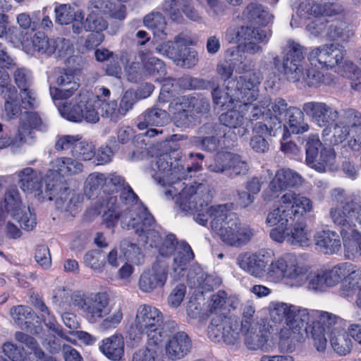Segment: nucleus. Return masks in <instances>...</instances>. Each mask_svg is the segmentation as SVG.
<instances>
[{
	"instance_id": "1",
	"label": "nucleus",
	"mask_w": 361,
	"mask_h": 361,
	"mask_svg": "<svg viewBox=\"0 0 361 361\" xmlns=\"http://www.w3.org/2000/svg\"><path fill=\"white\" fill-rule=\"evenodd\" d=\"M172 154H163L157 158L152 169L154 180L167 187L166 196L173 199L185 214H194L195 221L206 226L209 220L212 231L227 246L241 247L253 238L255 231L242 224L238 215L232 212L233 204L226 203L208 207L210 191L206 183L183 182L185 178V168Z\"/></svg>"
},
{
	"instance_id": "2",
	"label": "nucleus",
	"mask_w": 361,
	"mask_h": 361,
	"mask_svg": "<svg viewBox=\"0 0 361 361\" xmlns=\"http://www.w3.org/2000/svg\"><path fill=\"white\" fill-rule=\"evenodd\" d=\"M121 203L118 204L116 196H109L99 201L97 214H102V223L112 230L121 221V225L127 230H133L140 233L143 222L147 225L153 223V216L140 201L138 196L130 186H126L120 193Z\"/></svg>"
},
{
	"instance_id": "3",
	"label": "nucleus",
	"mask_w": 361,
	"mask_h": 361,
	"mask_svg": "<svg viewBox=\"0 0 361 361\" xmlns=\"http://www.w3.org/2000/svg\"><path fill=\"white\" fill-rule=\"evenodd\" d=\"M95 95L88 92H82L75 98L72 106L63 104L59 106V111L64 118L74 122L85 119L89 123H97L99 115L109 118L114 122H118L123 115L121 114L120 106L118 108L116 100L107 101L111 95L110 90L105 87L95 89Z\"/></svg>"
},
{
	"instance_id": "4",
	"label": "nucleus",
	"mask_w": 361,
	"mask_h": 361,
	"mask_svg": "<svg viewBox=\"0 0 361 361\" xmlns=\"http://www.w3.org/2000/svg\"><path fill=\"white\" fill-rule=\"evenodd\" d=\"M152 225L143 222L137 233L139 242L146 248H155L159 259L168 257L173 253L172 271L175 280L183 276L191 260L194 258L190 246L185 242L178 243L174 235L169 234L163 237L159 232L160 227L157 225L154 219Z\"/></svg>"
},
{
	"instance_id": "5",
	"label": "nucleus",
	"mask_w": 361,
	"mask_h": 361,
	"mask_svg": "<svg viewBox=\"0 0 361 361\" xmlns=\"http://www.w3.org/2000/svg\"><path fill=\"white\" fill-rule=\"evenodd\" d=\"M270 321L281 326L278 332L279 347L286 351L292 350L294 342H300L307 336V309L291 303L271 301L268 305Z\"/></svg>"
},
{
	"instance_id": "6",
	"label": "nucleus",
	"mask_w": 361,
	"mask_h": 361,
	"mask_svg": "<svg viewBox=\"0 0 361 361\" xmlns=\"http://www.w3.org/2000/svg\"><path fill=\"white\" fill-rule=\"evenodd\" d=\"M293 211L281 200L280 205L269 212L265 223L269 227H274L270 231V238L277 242H287L290 245L304 246L307 244L310 234L303 222L294 223Z\"/></svg>"
},
{
	"instance_id": "7",
	"label": "nucleus",
	"mask_w": 361,
	"mask_h": 361,
	"mask_svg": "<svg viewBox=\"0 0 361 361\" xmlns=\"http://www.w3.org/2000/svg\"><path fill=\"white\" fill-rule=\"evenodd\" d=\"M305 47L298 42L287 40L282 47L283 73L293 82L317 87L322 82L324 75L315 68L305 64Z\"/></svg>"
},
{
	"instance_id": "8",
	"label": "nucleus",
	"mask_w": 361,
	"mask_h": 361,
	"mask_svg": "<svg viewBox=\"0 0 361 361\" xmlns=\"http://www.w3.org/2000/svg\"><path fill=\"white\" fill-rule=\"evenodd\" d=\"M253 79L250 75H241L238 80H231L228 82L226 90L219 87L212 91L213 102L216 105L225 109L233 106L235 103H240L241 99H251L257 95L258 86L262 79L260 71L252 72Z\"/></svg>"
},
{
	"instance_id": "9",
	"label": "nucleus",
	"mask_w": 361,
	"mask_h": 361,
	"mask_svg": "<svg viewBox=\"0 0 361 361\" xmlns=\"http://www.w3.org/2000/svg\"><path fill=\"white\" fill-rule=\"evenodd\" d=\"M131 329L139 333L134 337L130 333V338L135 343L140 341L142 334H145L147 339L152 344L164 341L166 337V333L164 329V314L159 309L152 305L142 304L137 307Z\"/></svg>"
},
{
	"instance_id": "10",
	"label": "nucleus",
	"mask_w": 361,
	"mask_h": 361,
	"mask_svg": "<svg viewBox=\"0 0 361 361\" xmlns=\"http://www.w3.org/2000/svg\"><path fill=\"white\" fill-rule=\"evenodd\" d=\"M308 322H311L310 335L314 341V345L317 350L323 351L326 348L327 340L334 349H338V329L336 326L337 316L331 312L318 310H309Z\"/></svg>"
},
{
	"instance_id": "11",
	"label": "nucleus",
	"mask_w": 361,
	"mask_h": 361,
	"mask_svg": "<svg viewBox=\"0 0 361 361\" xmlns=\"http://www.w3.org/2000/svg\"><path fill=\"white\" fill-rule=\"evenodd\" d=\"M304 113L317 126L324 128L322 137L325 145L334 146L338 144L336 136L338 113L332 105L322 102H308L302 105Z\"/></svg>"
},
{
	"instance_id": "12",
	"label": "nucleus",
	"mask_w": 361,
	"mask_h": 361,
	"mask_svg": "<svg viewBox=\"0 0 361 361\" xmlns=\"http://www.w3.org/2000/svg\"><path fill=\"white\" fill-rule=\"evenodd\" d=\"M195 42L186 33H180L174 37V40L158 44L155 49L159 54L171 59L180 67L191 68L198 62L197 51L190 47Z\"/></svg>"
},
{
	"instance_id": "13",
	"label": "nucleus",
	"mask_w": 361,
	"mask_h": 361,
	"mask_svg": "<svg viewBox=\"0 0 361 361\" xmlns=\"http://www.w3.org/2000/svg\"><path fill=\"white\" fill-rule=\"evenodd\" d=\"M126 186L130 185L126 183L124 178L117 173H103L94 171L86 177L83 192L88 199H92L97 197L101 192L107 195L121 192Z\"/></svg>"
},
{
	"instance_id": "14",
	"label": "nucleus",
	"mask_w": 361,
	"mask_h": 361,
	"mask_svg": "<svg viewBox=\"0 0 361 361\" xmlns=\"http://www.w3.org/2000/svg\"><path fill=\"white\" fill-rule=\"evenodd\" d=\"M72 302L90 323L95 324L107 314L109 299L104 292L84 293L77 291L72 297Z\"/></svg>"
},
{
	"instance_id": "15",
	"label": "nucleus",
	"mask_w": 361,
	"mask_h": 361,
	"mask_svg": "<svg viewBox=\"0 0 361 361\" xmlns=\"http://www.w3.org/2000/svg\"><path fill=\"white\" fill-rule=\"evenodd\" d=\"M41 118L37 113L25 111L21 114L18 133L14 138L5 135L0 136V149L10 147L13 153L20 152L25 144H31L34 140L33 129L37 128Z\"/></svg>"
},
{
	"instance_id": "16",
	"label": "nucleus",
	"mask_w": 361,
	"mask_h": 361,
	"mask_svg": "<svg viewBox=\"0 0 361 361\" xmlns=\"http://www.w3.org/2000/svg\"><path fill=\"white\" fill-rule=\"evenodd\" d=\"M18 178V185L22 191L28 197H33L39 202L46 200H53L51 190L56 182L50 181L44 187L42 177L40 173L31 168L25 167L16 172Z\"/></svg>"
},
{
	"instance_id": "17",
	"label": "nucleus",
	"mask_w": 361,
	"mask_h": 361,
	"mask_svg": "<svg viewBox=\"0 0 361 361\" xmlns=\"http://www.w3.org/2000/svg\"><path fill=\"white\" fill-rule=\"evenodd\" d=\"M0 66L6 68H12L16 66L14 59L6 52L0 43ZM0 94L5 99L4 108L9 116H13L20 111L16 102V89L10 83L8 73L0 68Z\"/></svg>"
},
{
	"instance_id": "18",
	"label": "nucleus",
	"mask_w": 361,
	"mask_h": 361,
	"mask_svg": "<svg viewBox=\"0 0 361 361\" xmlns=\"http://www.w3.org/2000/svg\"><path fill=\"white\" fill-rule=\"evenodd\" d=\"M226 130L221 125L204 124L199 130V133L202 136L192 137L190 140V145L207 152L226 147L228 145L226 138Z\"/></svg>"
},
{
	"instance_id": "19",
	"label": "nucleus",
	"mask_w": 361,
	"mask_h": 361,
	"mask_svg": "<svg viewBox=\"0 0 361 361\" xmlns=\"http://www.w3.org/2000/svg\"><path fill=\"white\" fill-rule=\"evenodd\" d=\"M169 277V262L157 258L152 267L145 269L140 276L139 289L145 293H152L162 289Z\"/></svg>"
},
{
	"instance_id": "20",
	"label": "nucleus",
	"mask_w": 361,
	"mask_h": 361,
	"mask_svg": "<svg viewBox=\"0 0 361 361\" xmlns=\"http://www.w3.org/2000/svg\"><path fill=\"white\" fill-rule=\"evenodd\" d=\"M51 195L55 200L58 209L66 213V216H74L78 212L81 196L79 193L71 190L66 181H56L51 189Z\"/></svg>"
},
{
	"instance_id": "21",
	"label": "nucleus",
	"mask_w": 361,
	"mask_h": 361,
	"mask_svg": "<svg viewBox=\"0 0 361 361\" xmlns=\"http://www.w3.org/2000/svg\"><path fill=\"white\" fill-rule=\"evenodd\" d=\"M322 143L318 137H310L306 145V164L319 172H323L326 167H331L336 160V152L331 147H325L320 152Z\"/></svg>"
},
{
	"instance_id": "22",
	"label": "nucleus",
	"mask_w": 361,
	"mask_h": 361,
	"mask_svg": "<svg viewBox=\"0 0 361 361\" xmlns=\"http://www.w3.org/2000/svg\"><path fill=\"white\" fill-rule=\"evenodd\" d=\"M269 262V253L264 250L242 252L236 259L237 264L243 271L260 279L265 278L267 267Z\"/></svg>"
},
{
	"instance_id": "23",
	"label": "nucleus",
	"mask_w": 361,
	"mask_h": 361,
	"mask_svg": "<svg viewBox=\"0 0 361 361\" xmlns=\"http://www.w3.org/2000/svg\"><path fill=\"white\" fill-rule=\"evenodd\" d=\"M340 129L344 138H348V145L353 150L361 148V114L350 109L341 116Z\"/></svg>"
},
{
	"instance_id": "24",
	"label": "nucleus",
	"mask_w": 361,
	"mask_h": 361,
	"mask_svg": "<svg viewBox=\"0 0 361 361\" xmlns=\"http://www.w3.org/2000/svg\"><path fill=\"white\" fill-rule=\"evenodd\" d=\"M308 61L318 68L336 69L338 63V44H324L314 47L308 54ZM336 72V70H334Z\"/></svg>"
},
{
	"instance_id": "25",
	"label": "nucleus",
	"mask_w": 361,
	"mask_h": 361,
	"mask_svg": "<svg viewBox=\"0 0 361 361\" xmlns=\"http://www.w3.org/2000/svg\"><path fill=\"white\" fill-rule=\"evenodd\" d=\"M302 178L296 172L289 169H279L268 186V191L273 195H268L264 194V199L271 201L278 196V193L288 189L301 184Z\"/></svg>"
},
{
	"instance_id": "26",
	"label": "nucleus",
	"mask_w": 361,
	"mask_h": 361,
	"mask_svg": "<svg viewBox=\"0 0 361 361\" xmlns=\"http://www.w3.org/2000/svg\"><path fill=\"white\" fill-rule=\"evenodd\" d=\"M208 336L214 342L223 340L228 344H233L240 338V333L232 328L229 318L216 316L208 326Z\"/></svg>"
},
{
	"instance_id": "27",
	"label": "nucleus",
	"mask_w": 361,
	"mask_h": 361,
	"mask_svg": "<svg viewBox=\"0 0 361 361\" xmlns=\"http://www.w3.org/2000/svg\"><path fill=\"white\" fill-rule=\"evenodd\" d=\"M226 60L219 63L216 67V71L221 78L224 80H228L231 78L235 70L236 73L243 74V75H250L253 79L252 72L258 71L257 69H251L250 64L244 63L242 61V56L238 59V51L235 49H228L226 51Z\"/></svg>"
},
{
	"instance_id": "28",
	"label": "nucleus",
	"mask_w": 361,
	"mask_h": 361,
	"mask_svg": "<svg viewBox=\"0 0 361 361\" xmlns=\"http://www.w3.org/2000/svg\"><path fill=\"white\" fill-rule=\"evenodd\" d=\"M284 281L290 286L300 287L305 283L307 268L301 264L297 256L286 254L281 257Z\"/></svg>"
},
{
	"instance_id": "29",
	"label": "nucleus",
	"mask_w": 361,
	"mask_h": 361,
	"mask_svg": "<svg viewBox=\"0 0 361 361\" xmlns=\"http://www.w3.org/2000/svg\"><path fill=\"white\" fill-rule=\"evenodd\" d=\"M307 288L314 292H324L338 283V267L306 274Z\"/></svg>"
},
{
	"instance_id": "30",
	"label": "nucleus",
	"mask_w": 361,
	"mask_h": 361,
	"mask_svg": "<svg viewBox=\"0 0 361 361\" xmlns=\"http://www.w3.org/2000/svg\"><path fill=\"white\" fill-rule=\"evenodd\" d=\"M27 32L26 35L19 38L23 50L30 55H47L53 54V48L54 38H48L44 33L41 32H35L31 37H28Z\"/></svg>"
},
{
	"instance_id": "31",
	"label": "nucleus",
	"mask_w": 361,
	"mask_h": 361,
	"mask_svg": "<svg viewBox=\"0 0 361 361\" xmlns=\"http://www.w3.org/2000/svg\"><path fill=\"white\" fill-rule=\"evenodd\" d=\"M49 172L59 176L60 180H53L54 182L65 181L64 178L71 177L81 173L84 165L74 158L59 157L52 159L49 163Z\"/></svg>"
},
{
	"instance_id": "32",
	"label": "nucleus",
	"mask_w": 361,
	"mask_h": 361,
	"mask_svg": "<svg viewBox=\"0 0 361 361\" xmlns=\"http://www.w3.org/2000/svg\"><path fill=\"white\" fill-rule=\"evenodd\" d=\"M334 12V8L329 11L326 8H322L319 4L314 1H305L298 6L295 14L292 17L290 25L292 27H300L305 25L309 20L320 16H331Z\"/></svg>"
},
{
	"instance_id": "33",
	"label": "nucleus",
	"mask_w": 361,
	"mask_h": 361,
	"mask_svg": "<svg viewBox=\"0 0 361 361\" xmlns=\"http://www.w3.org/2000/svg\"><path fill=\"white\" fill-rule=\"evenodd\" d=\"M56 83L59 87H50V94L54 101H63L70 98L73 92L76 91L79 87V84L72 73H61L57 78ZM73 103L74 102L68 104L66 102H59L56 105L58 108L64 104L72 106Z\"/></svg>"
},
{
	"instance_id": "34",
	"label": "nucleus",
	"mask_w": 361,
	"mask_h": 361,
	"mask_svg": "<svg viewBox=\"0 0 361 361\" xmlns=\"http://www.w3.org/2000/svg\"><path fill=\"white\" fill-rule=\"evenodd\" d=\"M163 10L173 21L182 19L183 12L191 20L197 21L202 18L200 13L191 4V0H165Z\"/></svg>"
},
{
	"instance_id": "35",
	"label": "nucleus",
	"mask_w": 361,
	"mask_h": 361,
	"mask_svg": "<svg viewBox=\"0 0 361 361\" xmlns=\"http://www.w3.org/2000/svg\"><path fill=\"white\" fill-rule=\"evenodd\" d=\"M192 349V341L184 331L172 335L165 345V352L171 360H178L186 356Z\"/></svg>"
},
{
	"instance_id": "36",
	"label": "nucleus",
	"mask_w": 361,
	"mask_h": 361,
	"mask_svg": "<svg viewBox=\"0 0 361 361\" xmlns=\"http://www.w3.org/2000/svg\"><path fill=\"white\" fill-rule=\"evenodd\" d=\"M169 111L173 115L175 125L179 128H188L195 121V114L190 109L186 97H180L170 103Z\"/></svg>"
},
{
	"instance_id": "37",
	"label": "nucleus",
	"mask_w": 361,
	"mask_h": 361,
	"mask_svg": "<svg viewBox=\"0 0 361 361\" xmlns=\"http://www.w3.org/2000/svg\"><path fill=\"white\" fill-rule=\"evenodd\" d=\"M262 106L267 108L266 118L270 120L271 129L273 130L281 128L282 115L287 114L288 104L285 99L278 97L273 102L269 97H264L261 100Z\"/></svg>"
},
{
	"instance_id": "38",
	"label": "nucleus",
	"mask_w": 361,
	"mask_h": 361,
	"mask_svg": "<svg viewBox=\"0 0 361 361\" xmlns=\"http://www.w3.org/2000/svg\"><path fill=\"white\" fill-rule=\"evenodd\" d=\"M240 103H235L233 106H231L229 110L219 116L220 123L226 129V127L230 128L241 129V135H243L247 133L249 127L248 117H247L244 111L239 108Z\"/></svg>"
},
{
	"instance_id": "39",
	"label": "nucleus",
	"mask_w": 361,
	"mask_h": 361,
	"mask_svg": "<svg viewBox=\"0 0 361 361\" xmlns=\"http://www.w3.org/2000/svg\"><path fill=\"white\" fill-rule=\"evenodd\" d=\"M188 281L191 287L201 288L202 293L209 291L221 283L219 278L208 275L199 266H195L190 269L188 274Z\"/></svg>"
},
{
	"instance_id": "40",
	"label": "nucleus",
	"mask_w": 361,
	"mask_h": 361,
	"mask_svg": "<svg viewBox=\"0 0 361 361\" xmlns=\"http://www.w3.org/2000/svg\"><path fill=\"white\" fill-rule=\"evenodd\" d=\"M252 28L254 37L247 40L242 39L238 46V49L233 48L232 49H235L238 52L241 51L243 53L252 55L262 52V47L258 44L262 42L267 43L271 36V31L269 29Z\"/></svg>"
},
{
	"instance_id": "41",
	"label": "nucleus",
	"mask_w": 361,
	"mask_h": 361,
	"mask_svg": "<svg viewBox=\"0 0 361 361\" xmlns=\"http://www.w3.org/2000/svg\"><path fill=\"white\" fill-rule=\"evenodd\" d=\"M169 121V114L164 110L155 105L153 108L147 109L139 117L137 124L140 130H145L149 126H161Z\"/></svg>"
},
{
	"instance_id": "42",
	"label": "nucleus",
	"mask_w": 361,
	"mask_h": 361,
	"mask_svg": "<svg viewBox=\"0 0 361 361\" xmlns=\"http://www.w3.org/2000/svg\"><path fill=\"white\" fill-rule=\"evenodd\" d=\"M281 201L293 211V216L297 214L302 216L313 209V203L310 198L293 192L283 195Z\"/></svg>"
},
{
	"instance_id": "43",
	"label": "nucleus",
	"mask_w": 361,
	"mask_h": 361,
	"mask_svg": "<svg viewBox=\"0 0 361 361\" xmlns=\"http://www.w3.org/2000/svg\"><path fill=\"white\" fill-rule=\"evenodd\" d=\"M100 351L112 361L120 360L124 354V341L121 335L114 334L102 340Z\"/></svg>"
},
{
	"instance_id": "44",
	"label": "nucleus",
	"mask_w": 361,
	"mask_h": 361,
	"mask_svg": "<svg viewBox=\"0 0 361 361\" xmlns=\"http://www.w3.org/2000/svg\"><path fill=\"white\" fill-rule=\"evenodd\" d=\"M243 20L254 25L266 26L273 20V16L261 4L252 3L247 6L242 13Z\"/></svg>"
},
{
	"instance_id": "45",
	"label": "nucleus",
	"mask_w": 361,
	"mask_h": 361,
	"mask_svg": "<svg viewBox=\"0 0 361 361\" xmlns=\"http://www.w3.org/2000/svg\"><path fill=\"white\" fill-rule=\"evenodd\" d=\"M138 57L147 76H154L156 80H159L165 75L166 67L164 62L150 52L140 51Z\"/></svg>"
},
{
	"instance_id": "46",
	"label": "nucleus",
	"mask_w": 361,
	"mask_h": 361,
	"mask_svg": "<svg viewBox=\"0 0 361 361\" xmlns=\"http://www.w3.org/2000/svg\"><path fill=\"white\" fill-rule=\"evenodd\" d=\"M314 238L316 245L325 254H333L338 250V235L336 232L329 229L319 230Z\"/></svg>"
},
{
	"instance_id": "47",
	"label": "nucleus",
	"mask_w": 361,
	"mask_h": 361,
	"mask_svg": "<svg viewBox=\"0 0 361 361\" xmlns=\"http://www.w3.org/2000/svg\"><path fill=\"white\" fill-rule=\"evenodd\" d=\"M4 207L5 209L0 207V226L2 225L8 214L12 215L22 207L20 194L16 186L11 187L7 190L4 197Z\"/></svg>"
},
{
	"instance_id": "48",
	"label": "nucleus",
	"mask_w": 361,
	"mask_h": 361,
	"mask_svg": "<svg viewBox=\"0 0 361 361\" xmlns=\"http://www.w3.org/2000/svg\"><path fill=\"white\" fill-rule=\"evenodd\" d=\"M303 109L290 106L287 111V126L286 128L292 133L300 134L309 130L308 124L305 121Z\"/></svg>"
},
{
	"instance_id": "49",
	"label": "nucleus",
	"mask_w": 361,
	"mask_h": 361,
	"mask_svg": "<svg viewBox=\"0 0 361 361\" xmlns=\"http://www.w3.org/2000/svg\"><path fill=\"white\" fill-rule=\"evenodd\" d=\"M145 27L152 30L154 37L160 40L166 39V23L164 17L159 12H152L146 15L143 19Z\"/></svg>"
},
{
	"instance_id": "50",
	"label": "nucleus",
	"mask_w": 361,
	"mask_h": 361,
	"mask_svg": "<svg viewBox=\"0 0 361 361\" xmlns=\"http://www.w3.org/2000/svg\"><path fill=\"white\" fill-rule=\"evenodd\" d=\"M341 234L343 237L345 257L350 259L357 252L361 255V235L353 228H349L348 231L342 229Z\"/></svg>"
},
{
	"instance_id": "51",
	"label": "nucleus",
	"mask_w": 361,
	"mask_h": 361,
	"mask_svg": "<svg viewBox=\"0 0 361 361\" xmlns=\"http://www.w3.org/2000/svg\"><path fill=\"white\" fill-rule=\"evenodd\" d=\"M162 343L163 341L152 344L147 339L146 348L136 351L133 356V361H159L163 357Z\"/></svg>"
},
{
	"instance_id": "52",
	"label": "nucleus",
	"mask_w": 361,
	"mask_h": 361,
	"mask_svg": "<svg viewBox=\"0 0 361 361\" xmlns=\"http://www.w3.org/2000/svg\"><path fill=\"white\" fill-rule=\"evenodd\" d=\"M340 74L350 80V86L355 91H361V70L350 61L344 60L341 62Z\"/></svg>"
},
{
	"instance_id": "53",
	"label": "nucleus",
	"mask_w": 361,
	"mask_h": 361,
	"mask_svg": "<svg viewBox=\"0 0 361 361\" xmlns=\"http://www.w3.org/2000/svg\"><path fill=\"white\" fill-rule=\"evenodd\" d=\"M258 95L259 91L255 98L246 101L245 99H241L239 104L240 109H242L245 115L248 117L249 125L252 121L258 120L260 117H263L264 119L266 118L267 108L264 109L262 106L261 100L259 102V104L252 103L257 98Z\"/></svg>"
},
{
	"instance_id": "54",
	"label": "nucleus",
	"mask_w": 361,
	"mask_h": 361,
	"mask_svg": "<svg viewBox=\"0 0 361 361\" xmlns=\"http://www.w3.org/2000/svg\"><path fill=\"white\" fill-rule=\"evenodd\" d=\"M15 338L33 350L35 355L42 361H57L56 357L45 355L44 351L38 346L36 340L33 337L25 333L18 331L15 334Z\"/></svg>"
},
{
	"instance_id": "55",
	"label": "nucleus",
	"mask_w": 361,
	"mask_h": 361,
	"mask_svg": "<svg viewBox=\"0 0 361 361\" xmlns=\"http://www.w3.org/2000/svg\"><path fill=\"white\" fill-rule=\"evenodd\" d=\"M239 333L245 336V343L247 348L251 350L262 349L267 341V335L261 331L257 333L252 325L248 331H241L240 330Z\"/></svg>"
},
{
	"instance_id": "56",
	"label": "nucleus",
	"mask_w": 361,
	"mask_h": 361,
	"mask_svg": "<svg viewBox=\"0 0 361 361\" xmlns=\"http://www.w3.org/2000/svg\"><path fill=\"white\" fill-rule=\"evenodd\" d=\"M108 313L109 315L106 316V314L99 321L100 322L99 329L102 331H109L116 329L121 324L123 318V312L121 306L116 308L111 312L107 310Z\"/></svg>"
},
{
	"instance_id": "57",
	"label": "nucleus",
	"mask_w": 361,
	"mask_h": 361,
	"mask_svg": "<svg viewBox=\"0 0 361 361\" xmlns=\"http://www.w3.org/2000/svg\"><path fill=\"white\" fill-rule=\"evenodd\" d=\"M36 306L40 312V317L44 325L52 333L58 334L59 336L62 337L63 332L60 325L57 323L55 317L51 314L45 304L42 301H38L37 302Z\"/></svg>"
},
{
	"instance_id": "58",
	"label": "nucleus",
	"mask_w": 361,
	"mask_h": 361,
	"mask_svg": "<svg viewBox=\"0 0 361 361\" xmlns=\"http://www.w3.org/2000/svg\"><path fill=\"white\" fill-rule=\"evenodd\" d=\"M232 155L231 152H219L216 154L213 162L207 164L206 167L209 171L217 173L228 171Z\"/></svg>"
},
{
	"instance_id": "59",
	"label": "nucleus",
	"mask_w": 361,
	"mask_h": 361,
	"mask_svg": "<svg viewBox=\"0 0 361 361\" xmlns=\"http://www.w3.org/2000/svg\"><path fill=\"white\" fill-rule=\"evenodd\" d=\"M11 216L19 222L21 228L24 230L31 231L37 224L35 214L30 210L29 207H22L20 210L16 211Z\"/></svg>"
},
{
	"instance_id": "60",
	"label": "nucleus",
	"mask_w": 361,
	"mask_h": 361,
	"mask_svg": "<svg viewBox=\"0 0 361 361\" xmlns=\"http://www.w3.org/2000/svg\"><path fill=\"white\" fill-rule=\"evenodd\" d=\"M108 27V22L94 11L89 12L85 18V31L102 33Z\"/></svg>"
},
{
	"instance_id": "61",
	"label": "nucleus",
	"mask_w": 361,
	"mask_h": 361,
	"mask_svg": "<svg viewBox=\"0 0 361 361\" xmlns=\"http://www.w3.org/2000/svg\"><path fill=\"white\" fill-rule=\"evenodd\" d=\"M96 154L94 145L81 137L76 147L73 150V157L76 160L84 161L92 160Z\"/></svg>"
},
{
	"instance_id": "62",
	"label": "nucleus",
	"mask_w": 361,
	"mask_h": 361,
	"mask_svg": "<svg viewBox=\"0 0 361 361\" xmlns=\"http://www.w3.org/2000/svg\"><path fill=\"white\" fill-rule=\"evenodd\" d=\"M237 299L235 298H228L227 293L224 290L218 291L214 294L208 304V311L210 313L217 312L224 308V305L228 302H231V306L235 309L236 306L234 305Z\"/></svg>"
},
{
	"instance_id": "63",
	"label": "nucleus",
	"mask_w": 361,
	"mask_h": 361,
	"mask_svg": "<svg viewBox=\"0 0 361 361\" xmlns=\"http://www.w3.org/2000/svg\"><path fill=\"white\" fill-rule=\"evenodd\" d=\"M254 37L252 27L242 26L236 29L235 27H229L226 32L225 39L229 43L238 42L239 44L242 39H250Z\"/></svg>"
},
{
	"instance_id": "64",
	"label": "nucleus",
	"mask_w": 361,
	"mask_h": 361,
	"mask_svg": "<svg viewBox=\"0 0 361 361\" xmlns=\"http://www.w3.org/2000/svg\"><path fill=\"white\" fill-rule=\"evenodd\" d=\"M343 214L350 228L352 225L355 226L356 222L361 225V206L353 202H346L343 205Z\"/></svg>"
}]
</instances>
